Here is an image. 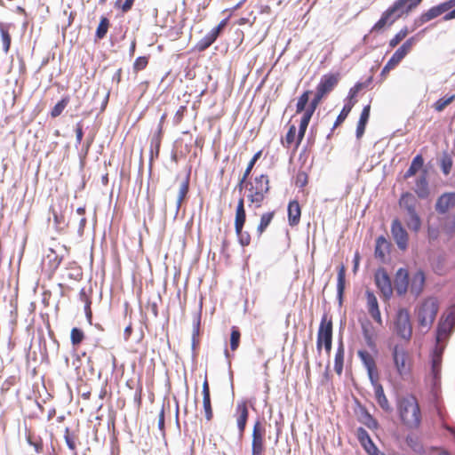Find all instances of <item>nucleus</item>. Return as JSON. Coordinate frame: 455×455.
I'll return each mask as SVG.
<instances>
[{"mask_svg":"<svg viewBox=\"0 0 455 455\" xmlns=\"http://www.w3.org/2000/svg\"><path fill=\"white\" fill-rule=\"evenodd\" d=\"M312 92L310 90H307L299 95L296 104V113H302L305 110L306 106L309 101V95Z\"/></svg>","mask_w":455,"mask_h":455,"instance_id":"a19ab883","label":"nucleus"},{"mask_svg":"<svg viewBox=\"0 0 455 455\" xmlns=\"http://www.w3.org/2000/svg\"><path fill=\"white\" fill-rule=\"evenodd\" d=\"M427 171L423 170L416 180L413 188L414 192L419 197V199H426L429 196L428 182L427 180Z\"/></svg>","mask_w":455,"mask_h":455,"instance_id":"412c9836","label":"nucleus"},{"mask_svg":"<svg viewBox=\"0 0 455 455\" xmlns=\"http://www.w3.org/2000/svg\"><path fill=\"white\" fill-rule=\"evenodd\" d=\"M372 76H369L364 82H357L349 89L347 100H355L357 93L363 88H367L372 82Z\"/></svg>","mask_w":455,"mask_h":455,"instance_id":"e433bc0d","label":"nucleus"},{"mask_svg":"<svg viewBox=\"0 0 455 455\" xmlns=\"http://www.w3.org/2000/svg\"><path fill=\"white\" fill-rule=\"evenodd\" d=\"M358 356L367 370L371 382L379 380V371L377 369L376 362L371 354L366 350H359Z\"/></svg>","mask_w":455,"mask_h":455,"instance_id":"f3484780","label":"nucleus"},{"mask_svg":"<svg viewBox=\"0 0 455 455\" xmlns=\"http://www.w3.org/2000/svg\"><path fill=\"white\" fill-rule=\"evenodd\" d=\"M148 63V57L147 56H139L136 58L134 63H133V69L135 71H140L144 69Z\"/></svg>","mask_w":455,"mask_h":455,"instance_id":"6e6d98bb","label":"nucleus"},{"mask_svg":"<svg viewBox=\"0 0 455 455\" xmlns=\"http://www.w3.org/2000/svg\"><path fill=\"white\" fill-rule=\"evenodd\" d=\"M449 11L445 2H443L437 5L432 6L427 11L422 12L418 18L414 20V25L416 27L422 26L423 24L435 19L441 14Z\"/></svg>","mask_w":455,"mask_h":455,"instance_id":"dca6fc26","label":"nucleus"},{"mask_svg":"<svg viewBox=\"0 0 455 455\" xmlns=\"http://www.w3.org/2000/svg\"><path fill=\"white\" fill-rule=\"evenodd\" d=\"M320 102L321 101L313 98L309 102L308 107L303 111V116L300 119L298 130L297 145H299L305 137L309 122Z\"/></svg>","mask_w":455,"mask_h":455,"instance_id":"f8f14e48","label":"nucleus"},{"mask_svg":"<svg viewBox=\"0 0 455 455\" xmlns=\"http://www.w3.org/2000/svg\"><path fill=\"white\" fill-rule=\"evenodd\" d=\"M424 164V158L421 154L416 155L411 162V164L408 170L403 174V179H408L416 174L420 169H422Z\"/></svg>","mask_w":455,"mask_h":455,"instance_id":"c756f323","label":"nucleus"},{"mask_svg":"<svg viewBox=\"0 0 455 455\" xmlns=\"http://www.w3.org/2000/svg\"><path fill=\"white\" fill-rule=\"evenodd\" d=\"M357 438H358L359 442L361 443V444L367 451V452L371 453L372 451L377 450V448L375 447L371 439L370 438L369 434L363 427H359L357 429Z\"/></svg>","mask_w":455,"mask_h":455,"instance_id":"7c9ffc66","label":"nucleus"},{"mask_svg":"<svg viewBox=\"0 0 455 455\" xmlns=\"http://www.w3.org/2000/svg\"><path fill=\"white\" fill-rule=\"evenodd\" d=\"M217 38L209 31L203 38H201L194 46V50L202 52L208 49Z\"/></svg>","mask_w":455,"mask_h":455,"instance_id":"f704fd0d","label":"nucleus"},{"mask_svg":"<svg viewBox=\"0 0 455 455\" xmlns=\"http://www.w3.org/2000/svg\"><path fill=\"white\" fill-rule=\"evenodd\" d=\"M228 21V17L224 18L220 20V22L214 28H212L210 32L218 38L220 35L221 30L226 27Z\"/></svg>","mask_w":455,"mask_h":455,"instance_id":"bf43d9fd","label":"nucleus"},{"mask_svg":"<svg viewBox=\"0 0 455 455\" xmlns=\"http://www.w3.org/2000/svg\"><path fill=\"white\" fill-rule=\"evenodd\" d=\"M274 214H275L274 212H266L261 216L259 224L257 228V231L259 235H261L266 230V228L268 227V225L270 224V222L272 221V220L274 218Z\"/></svg>","mask_w":455,"mask_h":455,"instance_id":"37998d69","label":"nucleus"},{"mask_svg":"<svg viewBox=\"0 0 455 455\" xmlns=\"http://www.w3.org/2000/svg\"><path fill=\"white\" fill-rule=\"evenodd\" d=\"M70 98L68 95L62 97L60 100H59L52 108L50 115L52 118H56L61 115L63 110L66 108L68 104L69 103Z\"/></svg>","mask_w":455,"mask_h":455,"instance_id":"58836bf2","label":"nucleus"},{"mask_svg":"<svg viewBox=\"0 0 455 455\" xmlns=\"http://www.w3.org/2000/svg\"><path fill=\"white\" fill-rule=\"evenodd\" d=\"M191 168H188V171L185 177L180 180L177 199H185L189 188V180H190Z\"/></svg>","mask_w":455,"mask_h":455,"instance_id":"72a5a7b5","label":"nucleus"},{"mask_svg":"<svg viewBox=\"0 0 455 455\" xmlns=\"http://www.w3.org/2000/svg\"><path fill=\"white\" fill-rule=\"evenodd\" d=\"M395 289L398 295H403L409 287V273L405 268H399L395 274Z\"/></svg>","mask_w":455,"mask_h":455,"instance_id":"aec40b11","label":"nucleus"},{"mask_svg":"<svg viewBox=\"0 0 455 455\" xmlns=\"http://www.w3.org/2000/svg\"><path fill=\"white\" fill-rule=\"evenodd\" d=\"M418 41L417 36H413L409 37L403 44L396 49L383 67L380 75L384 76L388 73L392 68L400 63V61L410 52L412 45Z\"/></svg>","mask_w":455,"mask_h":455,"instance_id":"0eeeda50","label":"nucleus"},{"mask_svg":"<svg viewBox=\"0 0 455 455\" xmlns=\"http://www.w3.org/2000/svg\"><path fill=\"white\" fill-rule=\"evenodd\" d=\"M92 142H93L92 137L86 139L85 142L83 145L82 153L80 154L81 161L83 160V158H84L87 156L88 151H89L90 147Z\"/></svg>","mask_w":455,"mask_h":455,"instance_id":"69168bd1","label":"nucleus"},{"mask_svg":"<svg viewBox=\"0 0 455 455\" xmlns=\"http://www.w3.org/2000/svg\"><path fill=\"white\" fill-rule=\"evenodd\" d=\"M301 207L299 201H290L288 204V221L290 226H297L300 221Z\"/></svg>","mask_w":455,"mask_h":455,"instance_id":"a878e982","label":"nucleus"},{"mask_svg":"<svg viewBox=\"0 0 455 455\" xmlns=\"http://www.w3.org/2000/svg\"><path fill=\"white\" fill-rule=\"evenodd\" d=\"M266 428L260 420H256L251 434V455H264Z\"/></svg>","mask_w":455,"mask_h":455,"instance_id":"9d476101","label":"nucleus"},{"mask_svg":"<svg viewBox=\"0 0 455 455\" xmlns=\"http://www.w3.org/2000/svg\"><path fill=\"white\" fill-rule=\"evenodd\" d=\"M403 11L408 14L418 5L421 4L423 0H397Z\"/></svg>","mask_w":455,"mask_h":455,"instance_id":"3c124183","label":"nucleus"},{"mask_svg":"<svg viewBox=\"0 0 455 455\" xmlns=\"http://www.w3.org/2000/svg\"><path fill=\"white\" fill-rule=\"evenodd\" d=\"M85 334L80 328L74 327L70 331V340L74 347H78L84 339Z\"/></svg>","mask_w":455,"mask_h":455,"instance_id":"ea45409f","label":"nucleus"},{"mask_svg":"<svg viewBox=\"0 0 455 455\" xmlns=\"http://www.w3.org/2000/svg\"><path fill=\"white\" fill-rule=\"evenodd\" d=\"M396 410L401 423L410 429L419 427L422 413L418 398L412 394L400 396L396 401Z\"/></svg>","mask_w":455,"mask_h":455,"instance_id":"f03ea898","label":"nucleus"},{"mask_svg":"<svg viewBox=\"0 0 455 455\" xmlns=\"http://www.w3.org/2000/svg\"><path fill=\"white\" fill-rule=\"evenodd\" d=\"M238 236L239 243L242 246H248L251 243V235L245 232L243 233V230L239 234H236Z\"/></svg>","mask_w":455,"mask_h":455,"instance_id":"e2e57ef3","label":"nucleus"},{"mask_svg":"<svg viewBox=\"0 0 455 455\" xmlns=\"http://www.w3.org/2000/svg\"><path fill=\"white\" fill-rule=\"evenodd\" d=\"M307 182V175L304 172H299L295 178V186L302 189Z\"/></svg>","mask_w":455,"mask_h":455,"instance_id":"4d7b16f0","label":"nucleus"},{"mask_svg":"<svg viewBox=\"0 0 455 455\" xmlns=\"http://www.w3.org/2000/svg\"><path fill=\"white\" fill-rule=\"evenodd\" d=\"M249 418V410L245 401L238 402L235 406L236 425L240 436L243 435Z\"/></svg>","mask_w":455,"mask_h":455,"instance_id":"6ab92c4d","label":"nucleus"},{"mask_svg":"<svg viewBox=\"0 0 455 455\" xmlns=\"http://www.w3.org/2000/svg\"><path fill=\"white\" fill-rule=\"evenodd\" d=\"M390 243L384 237L379 236L376 239L374 255L375 258L385 260L386 254L389 251Z\"/></svg>","mask_w":455,"mask_h":455,"instance_id":"cd10ccee","label":"nucleus"},{"mask_svg":"<svg viewBox=\"0 0 455 455\" xmlns=\"http://www.w3.org/2000/svg\"><path fill=\"white\" fill-rule=\"evenodd\" d=\"M269 180L267 175L259 174L254 178L252 181L247 182L243 184V188L248 189V199H255L254 197L259 196L261 199L265 193H267L269 189Z\"/></svg>","mask_w":455,"mask_h":455,"instance_id":"1a4fd4ad","label":"nucleus"},{"mask_svg":"<svg viewBox=\"0 0 455 455\" xmlns=\"http://www.w3.org/2000/svg\"><path fill=\"white\" fill-rule=\"evenodd\" d=\"M385 26H387V22L382 17H380L379 20L372 26L371 32L379 31Z\"/></svg>","mask_w":455,"mask_h":455,"instance_id":"774afa93","label":"nucleus"},{"mask_svg":"<svg viewBox=\"0 0 455 455\" xmlns=\"http://www.w3.org/2000/svg\"><path fill=\"white\" fill-rule=\"evenodd\" d=\"M241 333L236 327H233L230 335V348L232 351H235L240 344Z\"/></svg>","mask_w":455,"mask_h":455,"instance_id":"603ef678","label":"nucleus"},{"mask_svg":"<svg viewBox=\"0 0 455 455\" xmlns=\"http://www.w3.org/2000/svg\"><path fill=\"white\" fill-rule=\"evenodd\" d=\"M370 327H371L370 323H367L366 324H363L362 325L363 334V337H364V339H365L367 345L369 347H374L375 343L373 340V335L371 331Z\"/></svg>","mask_w":455,"mask_h":455,"instance_id":"864d4df0","label":"nucleus"},{"mask_svg":"<svg viewBox=\"0 0 455 455\" xmlns=\"http://www.w3.org/2000/svg\"><path fill=\"white\" fill-rule=\"evenodd\" d=\"M50 208L54 222L57 225L66 224L67 218L72 212V205L68 204V201H54Z\"/></svg>","mask_w":455,"mask_h":455,"instance_id":"4468645a","label":"nucleus"},{"mask_svg":"<svg viewBox=\"0 0 455 455\" xmlns=\"http://www.w3.org/2000/svg\"><path fill=\"white\" fill-rule=\"evenodd\" d=\"M246 220V213L244 210L243 201H239L236 211H235V234H239L244 226Z\"/></svg>","mask_w":455,"mask_h":455,"instance_id":"c85d7f7f","label":"nucleus"},{"mask_svg":"<svg viewBox=\"0 0 455 455\" xmlns=\"http://www.w3.org/2000/svg\"><path fill=\"white\" fill-rule=\"evenodd\" d=\"M454 331L455 305L441 315L435 330V345L429 354L431 374L435 380L440 379L443 353Z\"/></svg>","mask_w":455,"mask_h":455,"instance_id":"f257e3e1","label":"nucleus"},{"mask_svg":"<svg viewBox=\"0 0 455 455\" xmlns=\"http://www.w3.org/2000/svg\"><path fill=\"white\" fill-rule=\"evenodd\" d=\"M391 16H393L396 20L403 17L406 12L403 11L400 4L397 0H395L387 9H386Z\"/></svg>","mask_w":455,"mask_h":455,"instance_id":"49530a36","label":"nucleus"},{"mask_svg":"<svg viewBox=\"0 0 455 455\" xmlns=\"http://www.w3.org/2000/svg\"><path fill=\"white\" fill-rule=\"evenodd\" d=\"M346 284V267L344 265H341L338 270V277H337V291L338 297L341 300Z\"/></svg>","mask_w":455,"mask_h":455,"instance_id":"4c0bfd02","label":"nucleus"},{"mask_svg":"<svg viewBox=\"0 0 455 455\" xmlns=\"http://www.w3.org/2000/svg\"><path fill=\"white\" fill-rule=\"evenodd\" d=\"M355 103H356V100H347L341 111L338 115V116L331 129V132L327 134V136H326L327 139H330L331 132L334 131V129L336 127H338L339 124H341L346 120V118L351 112V110Z\"/></svg>","mask_w":455,"mask_h":455,"instance_id":"b1692460","label":"nucleus"},{"mask_svg":"<svg viewBox=\"0 0 455 455\" xmlns=\"http://www.w3.org/2000/svg\"><path fill=\"white\" fill-rule=\"evenodd\" d=\"M392 360L398 376L406 379L411 377L413 368V358L410 352L401 345L392 347Z\"/></svg>","mask_w":455,"mask_h":455,"instance_id":"20e7f679","label":"nucleus"},{"mask_svg":"<svg viewBox=\"0 0 455 455\" xmlns=\"http://www.w3.org/2000/svg\"><path fill=\"white\" fill-rule=\"evenodd\" d=\"M455 201H442L439 200L436 203V209L440 212H445V211L450 207V205H453Z\"/></svg>","mask_w":455,"mask_h":455,"instance_id":"0e129e2a","label":"nucleus"},{"mask_svg":"<svg viewBox=\"0 0 455 455\" xmlns=\"http://www.w3.org/2000/svg\"><path fill=\"white\" fill-rule=\"evenodd\" d=\"M371 113V105L367 104L363 108V110L360 114L359 120L357 122L356 129H355V137L357 140H360L364 134L366 125L369 122Z\"/></svg>","mask_w":455,"mask_h":455,"instance_id":"5701e85b","label":"nucleus"},{"mask_svg":"<svg viewBox=\"0 0 455 455\" xmlns=\"http://www.w3.org/2000/svg\"><path fill=\"white\" fill-rule=\"evenodd\" d=\"M425 274L422 270H418L411 278V292L415 295H419L424 289L425 286Z\"/></svg>","mask_w":455,"mask_h":455,"instance_id":"bb28decb","label":"nucleus"},{"mask_svg":"<svg viewBox=\"0 0 455 455\" xmlns=\"http://www.w3.org/2000/svg\"><path fill=\"white\" fill-rule=\"evenodd\" d=\"M84 136L82 122H78L76 124V147L81 144Z\"/></svg>","mask_w":455,"mask_h":455,"instance_id":"052dcab7","label":"nucleus"},{"mask_svg":"<svg viewBox=\"0 0 455 455\" xmlns=\"http://www.w3.org/2000/svg\"><path fill=\"white\" fill-rule=\"evenodd\" d=\"M400 207L404 210L407 227L415 233L419 232L421 228V220L418 213L417 202L400 201Z\"/></svg>","mask_w":455,"mask_h":455,"instance_id":"6e6552de","label":"nucleus"},{"mask_svg":"<svg viewBox=\"0 0 455 455\" xmlns=\"http://www.w3.org/2000/svg\"><path fill=\"white\" fill-rule=\"evenodd\" d=\"M374 387L375 398L377 400L378 404L381 407V409L387 412L391 411V406L387 398L384 389L381 384L379 383V380L376 382H371Z\"/></svg>","mask_w":455,"mask_h":455,"instance_id":"393cba45","label":"nucleus"},{"mask_svg":"<svg viewBox=\"0 0 455 455\" xmlns=\"http://www.w3.org/2000/svg\"><path fill=\"white\" fill-rule=\"evenodd\" d=\"M375 283L386 300L393 294V287L389 275L384 268H379L374 275Z\"/></svg>","mask_w":455,"mask_h":455,"instance_id":"2eb2a0df","label":"nucleus"},{"mask_svg":"<svg viewBox=\"0 0 455 455\" xmlns=\"http://www.w3.org/2000/svg\"><path fill=\"white\" fill-rule=\"evenodd\" d=\"M439 236V230L436 228L428 227L427 228V237L429 242L435 241Z\"/></svg>","mask_w":455,"mask_h":455,"instance_id":"338daca9","label":"nucleus"},{"mask_svg":"<svg viewBox=\"0 0 455 455\" xmlns=\"http://www.w3.org/2000/svg\"><path fill=\"white\" fill-rule=\"evenodd\" d=\"M65 441H66L68 447L72 451H74L76 454V444L74 438L69 435V429L68 427L66 428Z\"/></svg>","mask_w":455,"mask_h":455,"instance_id":"680f3d73","label":"nucleus"},{"mask_svg":"<svg viewBox=\"0 0 455 455\" xmlns=\"http://www.w3.org/2000/svg\"><path fill=\"white\" fill-rule=\"evenodd\" d=\"M203 408L204 411L205 419L211 421L213 419V410L212 406L211 395H203Z\"/></svg>","mask_w":455,"mask_h":455,"instance_id":"c03bdc74","label":"nucleus"},{"mask_svg":"<svg viewBox=\"0 0 455 455\" xmlns=\"http://www.w3.org/2000/svg\"><path fill=\"white\" fill-rule=\"evenodd\" d=\"M0 34L3 42V51L7 53L11 45V36L8 29L0 22Z\"/></svg>","mask_w":455,"mask_h":455,"instance_id":"a18cd8bd","label":"nucleus"},{"mask_svg":"<svg viewBox=\"0 0 455 455\" xmlns=\"http://www.w3.org/2000/svg\"><path fill=\"white\" fill-rule=\"evenodd\" d=\"M355 415L358 421L365 425L367 427L371 429L378 427L377 420L370 414L364 406L359 404L355 409Z\"/></svg>","mask_w":455,"mask_h":455,"instance_id":"4be33fe9","label":"nucleus"},{"mask_svg":"<svg viewBox=\"0 0 455 455\" xmlns=\"http://www.w3.org/2000/svg\"><path fill=\"white\" fill-rule=\"evenodd\" d=\"M439 307V300L435 296H428L419 302L415 308L419 327L429 330L436 318Z\"/></svg>","mask_w":455,"mask_h":455,"instance_id":"7ed1b4c3","label":"nucleus"},{"mask_svg":"<svg viewBox=\"0 0 455 455\" xmlns=\"http://www.w3.org/2000/svg\"><path fill=\"white\" fill-rule=\"evenodd\" d=\"M110 26V21L106 16H101L100 19L99 25L95 31V40H100L103 39L108 30V28Z\"/></svg>","mask_w":455,"mask_h":455,"instance_id":"c9c22d12","label":"nucleus"},{"mask_svg":"<svg viewBox=\"0 0 455 455\" xmlns=\"http://www.w3.org/2000/svg\"><path fill=\"white\" fill-rule=\"evenodd\" d=\"M345 348L342 342L339 343L334 357V371L340 376L343 372Z\"/></svg>","mask_w":455,"mask_h":455,"instance_id":"2f4dec72","label":"nucleus"},{"mask_svg":"<svg viewBox=\"0 0 455 455\" xmlns=\"http://www.w3.org/2000/svg\"><path fill=\"white\" fill-rule=\"evenodd\" d=\"M339 79V73H327L323 75L316 86V92L314 98L321 101L323 97L329 93L333 89V87L338 84Z\"/></svg>","mask_w":455,"mask_h":455,"instance_id":"9b49d317","label":"nucleus"},{"mask_svg":"<svg viewBox=\"0 0 455 455\" xmlns=\"http://www.w3.org/2000/svg\"><path fill=\"white\" fill-rule=\"evenodd\" d=\"M394 331L402 339L409 341L411 339L412 325L410 313L407 309L400 308L396 312L394 319Z\"/></svg>","mask_w":455,"mask_h":455,"instance_id":"423d86ee","label":"nucleus"},{"mask_svg":"<svg viewBox=\"0 0 455 455\" xmlns=\"http://www.w3.org/2000/svg\"><path fill=\"white\" fill-rule=\"evenodd\" d=\"M440 164L443 173L444 175H448L452 166V158L448 152L443 153L440 159Z\"/></svg>","mask_w":455,"mask_h":455,"instance_id":"79ce46f5","label":"nucleus"},{"mask_svg":"<svg viewBox=\"0 0 455 455\" xmlns=\"http://www.w3.org/2000/svg\"><path fill=\"white\" fill-rule=\"evenodd\" d=\"M455 99V94H452L451 96H444L440 99H438L434 103V108L437 112L443 111L446 106H448L450 103H451Z\"/></svg>","mask_w":455,"mask_h":455,"instance_id":"de8ad7c7","label":"nucleus"},{"mask_svg":"<svg viewBox=\"0 0 455 455\" xmlns=\"http://www.w3.org/2000/svg\"><path fill=\"white\" fill-rule=\"evenodd\" d=\"M365 299L368 313L370 314L371 318L376 322V323L381 326L383 324V320L381 317V313L377 297L375 296L373 291L366 290Z\"/></svg>","mask_w":455,"mask_h":455,"instance_id":"a211bd4d","label":"nucleus"},{"mask_svg":"<svg viewBox=\"0 0 455 455\" xmlns=\"http://www.w3.org/2000/svg\"><path fill=\"white\" fill-rule=\"evenodd\" d=\"M161 138L159 136H153L150 140V161L153 158L154 149L156 156L157 157L160 151Z\"/></svg>","mask_w":455,"mask_h":455,"instance_id":"5fc2aeb1","label":"nucleus"},{"mask_svg":"<svg viewBox=\"0 0 455 455\" xmlns=\"http://www.w3.org/2000/svg\"><path fill=\"white\" fill-rule=\"evenodd\" d=\"M262 154V151L261 150H259L257 151L253 156L251 157V159L250 160V162L248 163V165L242 176V178L239 180V182L236 186V188H238L239 191L241 192L243 188V184L245 183V180H247L248 176L250 175L255 163L258 161V159L260 157Z\"/></svg>","mask_w":455,"mask_h":455,"instance_id":"473e14b6","label":"nucleus"},{"mask_svg":"<svg viewBox=\"0 0 455 455\" xmlns=\"http://www.w3.org/2000/svg\"><path fill=\"white\" fill-rule=\"evenodd\" d=\"M409 33L408 28L403 27L401 28L389 41L390 48L395 47Z\"/></svg>","mask_w":455,"mask_h":455,"instance_id":"8fccbe9b","label":"nucleus"},{"mask_svg":"<svg viewBox=\"0 0 455 455\" xmlns=\"http://www.w3.org/2000/svg\"><path fill=\"white\" fill-rule=\"evenodd\" d=\"M323 347L330 355L332 347V320L326 314L322 316L316 339V349L320 353Z\"/></svg>","mask_w":455,"mask_h":455,"instance_id":"39448f33","label":"nucleus"},{"mask_svg":"<svg viewBox=\"0 0 455 455\" xmlns=\"http://www.w3.org/2000/svg\"><path fill=\"white\" fill-rule=\"evenodd\" d=\"M391 234L401 251H406L409 245V235L398 219H395L391 224Z\"/></svg>","mask_w":455,"mask_h":455,"instance_id":"ddd939ff","label":"nucleus"},{"mask_svg":"<svg viewBox=\"0 0 455 455\" xmlns=\"http://www.w3.org/2000/svg\"><path fill=\"white\" fill-rule=\"evenodd\" d=\"M201 324V312L196 313L194 320L193 333H192V345L195 348L198 343L197 337L199 336V330Z\"/></svg>","mask_w":455,"mask_h":455,"instance_id":"09e8293b","label":"nucleus"},{"mask_svg":"<svg viewBox=\"0 0 455 455\" xmlns=\"http://www.w3.org/2000/svg\"><path fill=\"white\" fill-rule=\"evenodd\" d=\"M298 132H296L295 125H291L286 132L285 135V141L288 146H290L291 143L294 142L295 138L297 137Z\"/></svg>","mask_w":455,"mask_h":455,"instance_id":"13d9d810","label":"nucleus"}]
</instances>
